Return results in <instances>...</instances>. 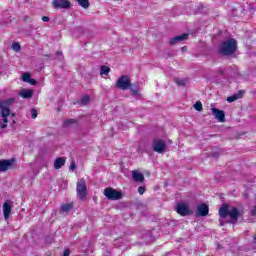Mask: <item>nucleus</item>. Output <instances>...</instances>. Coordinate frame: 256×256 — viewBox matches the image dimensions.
<instances>
[{"instance_id":"f257e3e1","label":"nucleus","mask_w":256,"mask_h":256,"mask_svg":"<svg viewBox=\"0 0 256 256\" xmlns=\"http://www.w3.org/2000/svg\"><path fill=\"white\" fill-rule=\"evenodd\" d=\"M15 103V98H8L0 100V115L2 117L3 124H0V129H7V123L9 119H15V114L11 113V105Z\"/></svg>"},{"instance_id":"f03ea898","label":"nucleus","mask_w":256,"mask_h":256,"mask_svg":"<svg viewBox=\"0 0 256 256\" xmlns=\"http://www.w3.org/2000/svg\"><path fill=\"white\" fill-rule=\"evenodd\" d=\"M218 213L221 219H226V217H229L232 225H235V223H237L241 217V211L239 208L233 206L231 209H229V204L227 203L222 204Z\"/></svg>"},{"instance_id":"7ed1b4c3","label":"nucleus","mask_w":256,"mask_h":256,"mask_svg":"<svg viewBox=\"0 0 256 256\" xmlns=\"http://www.w3.org/2000/svg\"><path fill=\"white\" fill-rule=\"evenodd\" d=\"M235 51H237V40L233 38L224 41L219 48V53L225 56L233 55Z\"/></svg>"},{"instance_id":"20e7f679","label":"nucleus","mask_w":256,"mask_h":256,"mask_svg":"<svg viewBox=\"0 0 256 256\" xmlns=\"http://www.w3.org/2000/svg\"><path fill=\"white\" fill-rule=\"evenodd\" d=\"M76 195L80 201H87V181L81 178L76 184Z\"/></svg>"},{"instance_id":"39448f33","label":"nucleus","mask_w":256,"mask_h":256,"mask_svg":"<svg viewBox=\"0 0 256 256\" xmlns=\"http://www.w3.org/2000/svg\"><path fill=\"white\" fill-rule=\"evenodd\" d=\"M104 195L109 201H119V199H123V193L111 187L104 189Z\"/></svg>"},{"instance_id":"423d86ee","label":"nucleus","mask_w":256,"mask_h":256,"mask_svg":"<svg viewBox=\"0 0 256 256\" xmlns=\"http://www.w3.org/2000/svg\"><path fill=\"white\" fill-rule=\"evenodd\" d=\"M116 87L122 91H126L131 87V77L127 75H122L116 82Z\"/></svg>"},{"instance_id":"0eeeda50","label":"nucleus","mask_w":256,"mask_h":256,"mask_svg":"<svg viewBox=\"0 0 256 256\" xmlns=\"http://www.w3.org/2000/svg\"><path fill=\"white\" fill-rule=\"evenodd\" d=\"M11 169H15V159L0 160V173H5Z\"/></svg>"},{"instance_id":"6e6552de","label":"nucleus","mask_w":256,"mask_h":256,"mask_svg":"<svg viewBox=\"0 0 256 256\" xmlns=\"http://www.w3.org/2000/svg\"><path fill=\"white\" fill-rule=\"evenodd\" d=\"M152 147L156 153H165V150L167 149V144H165V142L161 139H154L152 141Z\"/></svg>"},{"instance_id":"1a4fd4ad","label":"nucleus","mask_w":256,"mask_h":256,"mask_svg":"<svg viewBox=\"0 0 256 256\" xmlns=\"http://www.w3.org/2000/svg\"><path fill=\"white\" fill-rule=\"evenodd\" d=\"M176 213L182 217H187V215H191V210L185 203H178L176 206Z\"/></svg>"},{"instance_id":"9d476101","label":"nucleus","mask_w":256,"mask_h":256,"mask_svg":"<svg viewBox=\"0 0 256 256\" xmlns=\"http://www.w3.org/2000/svg\"><path fill=\"white\" fill-rule=\"evenodd\" d=\"M52 5L54 9H69L71 2L69 0H54Z\"/></svg>"},{"instance_id":"9b49d317","label":"nucleus","mask_w":256,"mask_h":256,"mask_svg":"<svg viewBox=\"0 0 256 256\" xmlns=\"http://www.w3.org/2000/svg\"><path fill=\"white\" fill-rule=\"evenodd\" d=\"M212 115L219 121L220 123H225V112L223 110H219L217 108H212Z\"/></svg>"},{"instance_id":"f8f14e48","label":"nucleus","mask_w":256,"mask_h":256,"mask_svg":"<svg viewBox=\"0 0 256 256\" xmlns=\"http://www.w3.org/2000/svg\"><path fill=\"white\" fill-rule=\"evenodd\" d=\"M196 215H198V217H207V215H209V206L205 203L199 205Z\"/></svg>"},{"instance_id":"ddd939ff","label":"nucleus","mask_w":256,"mask_h":256,"mask_svg":"<svg viewBox=\"0 0 256 256\" xmlns=\"http://www.w3.org/2000/svg\"><path fill=\"white\" fill-rule=\"evenodd\" d=\"M188 38H189V34L184 33V34H181V35L171 38L169 43H170V45H175L177 43H181V41H186V39H188Z\"/></svg>"},{"instance_id":"4468645a","label":"nucleus","mask_w":256,"mask_h":256,"mask_svg":"<svg viewBox=\"0 0 256 256\" xmlns=\"http://www.w3.org/2000/svg\"><path fill=\"white\" fill-rule=\"evenodd\" d=\"M19 97H22V99H31L33 97V90H29L26 88H23L19 93Z\"/></svg>"},{"instance_id":"2eb2a0df","label":"nucleus","mask_w":256,"mask_h":256,"mask_svg":"<svg viewBox=\"0 0 256 256\" xmlns=\"http://www.w3.org/2000/svg\"><path fill=\"white\" fill-rule=\"evenodd\" d=\"M22 81H24V83H29L30 85H37V80L31 78V74L29 72L22 75Z\"/></svg>"},{"instance_id":"dca6fc26","label":"nucleus","mask_w":256,"mask_h":256,"mask_svg":"<svg viewBox=\"0 0 256 256\" xmlns=\"http://www.w3.org/2000/svg\"><path fill=\"white\" fill-rule=\"evenodd\" d=\"M128 89H130L132 97H141V93H139V85L130 83Z\"/></svg>"},{"instance_id":"f3484780","label":"nucleus","mask_w":256,"mask_h":256,"mask_svg":"<svg viewBox=\"0 0 256 256\" xmlns=\"http://www.w3.org/2000/svg\"><path fill=\"white\" fill-rule=\"evenodd\" d=\"M132 179L136 181L137 183H143L145 181V176L137 171L132 172Z\"/></svg>"},{"instance_id":"a211bd4d","label":"nucleus","mask_w":256,"mask_h":256,"mask_svg":"<svg viewBox=\"0 0 256 256\" xmlns=\"http://www.w3.org/2000/svg\"><path fill=\"white\" fill-rule=\"evenodd\" d=\"M3 213L4 219H9V216L11 215V204H9V202H4Z\"/></svg>"},{"instance_id":"6ab92c4d","label":"nucleus","mask_w":256,"mask_h":256,"mask_svg":"<svg viewBox=\"0 0 256 256\" xmlns=\"http://www.w3.org/2000/svg\"><path fill=\"white\" fill-rule=\"evenodd\" d=\"M243 93H245L243 90H240L238 92V94H234L230 97H227L226 101L228 103H233L234 101H237V99H241V97H243Z\"/></svg>"},{"instance_id":"aec40b11","label":"nucleus","mask_w":256,"mask_h":256,"mask_svg":"<svg viewBox=\"0 0 256 256\" xmlns=\"http://www.w3.org/2000/svg\"><path fill=\"white\" fill-rule=\"evenodd\" d=\"M65 161H66V159L63 157L56 158V160L54 161V169H56V170L61 169V167H63L65 165Z\"/></svg>"},{"instance_id":"412c9836","label":"nucleus","mask_w":256,"mask_h":256,"mask_svg":"<svg viewBox=\"0 0 256 256\" xmlns=\"http://www.w3.org/2000/svg\"><path fill=\"white\" fill-rule=\"evenodd\" d=\"M75 124H77V119L70 118L63 121L62 127H69Z\"/></svg>"},{"instance_id":"4be33fe9","label":"nucleus","mask_w":256,"mask_h":256,"mask_svg":"<svg viewBox=\"0 0 256 256\" xmlns=\"http://www.w3.org/2000/svg\"><path fill=\"white\" fill-rule=\"evenodd\" d=\"M111 73V68L109 66L103 65L100 67V75H109Z\"/></svg>"},{"instance_id":"5701e85b","label":"nucleus","mask_w":256,"mask_h":256,"mask_svg":"<svg viewBox=\"0 0 256 256\" xmlns=\"http://www.w3.org/2000/svg\"><path fill=\"white\" fill-rule=\"evenodd\" d=\"M78 2V5L82 7L83 9H89V0H76Z\"/></svg>"},{"instance_id":"b1692460","label":"nucleus","mask_w":256,"mask_h":256,"mask_svg":"<svg viewBox=\"0 0 256 256\" xmlns=\"http://www.w3.org/2000/svg\"><path fill=\"white\" fill-rule=\"evenodd\" d=\"M71 209H73V203L63 204L61 206V211H63V213H68V211H71Z\"/></svg>"},{"instance_id":"393cba45","label":"nucleus","mask_w":256,"mask_h":256,"mask_svg":"<svg viewBox=\"0 0 256 256\" xmlns=\"http://www.w3.org/2000/svg\"><path fill=\"white\" fill-rule=\"evenodd\" d=\"M12 49L13 51H15L16 53H19V51H21V44H19V42H14L12 44Z\"/></svg>"},{"instance_id":"a878e982","label":"nucleus","mask_w":256,"mask_h":256,"mask_svg":"<svg viewBox=\"0 0 256 256\" xmlns=\"http://www.w3.org/2000/svg\"><path fill=\"white\" fill-rule=\"evenodd\" d=\"M194 109L196 111H203V104L201 103V101H197L195 104H194Z\"/></svg>"},{"instance_id":"bb28decb","label":"nucleus","mask_w":256,"mask_h":256,"mask_svg":"<svg viewBox=\"0 0 256 256\" xmlns=\"http://www.w3.org/2000/svg\"><path fill=\"white\" fill-rule=\"evenodd\" d=\"M89 101H91V97H89V95L83 96L81 99V105H87Z\"/></svg>"},{"instance_id":"cd10ccee","label":"nucleus","mask_w":256,"mask_h":256,"mask_svg":"<svg viewBox=\"0 0 256 256\" xmlns=\"http://www.w3.org/2000/svg\"><path fill=\"white\" fill-rule=\"evenodd\" d=\"M176 84H178L181 87H185V85H187V80H185V79H177L176 80Z\"/></svg>"},{"instance_id":"c85d7f7f","label":"nucleus","mask_w":256,"mask_h":256,"mask_svg":"<svg viewBox=\"0 0 256 256\" xmlns=\"http://www.w3.org/2000/svg\"><path fill=\"white\" fill-rule=\"evenodd\" d=\"M38 115H39V112L37 111V109L32 108L31 109V117H32V119H37Z\"/></svg>"},{"instance_id":"c756f323","label":"nucleus","mask_w":256,"mask_h":256,"mask_svg":"<svg viewBox=\"0 0 256 256\" xmlns=\"http://www.w3.org/2000/svg\"><path fill=\"white\" fill-rule=\"evenodd\" d=\"M145 191H146V188H145L144 186H140V187L138 188V193H139V195H143V193H145Z\"/></svg>"},{"instance_id":"7c9ffc66","label":"nucleus","mask_w":256,"mask_h":256,"mask_svg":"<svg viewBox=\"0 0 256 256\" xmlns=\"http://www.w3.org/2000/svg\"><path fill=\"white\" fill-rule=\"evenodd\" d=\"M71 255V250H69V248L65 249L63 252V256H69Z\"/></svg>"},{"instance_id":"2f4dec72","label":"nucleus","mask_w":256,"mask_h":256,"mask_svg":"<svg viewBox=\"0 0 256 256\" xmlns=\"http://www.w3.org/2000/svg\"><path fill=\"white\" fill-rule=\"evenodd\" d=\"M71 255V250H69V248L65 249L63 252V256H69Z\"/></svg>"},{"instance_id":"473e14b6","label":"nucleus","mask_w":256,"mask_h":256,"mask_svg":"<svg viewBox=\"0 0 256 256\" xmlns=\"http://www.w3.org/2000/svg\"><path fill=\"white\" fill-rule=\"evenodd\" d=\"M251 216L252 217H256V205L253 207V209L251 210Z\"/></svg>"},{"instance_id":"72a5a7b5","label":"nucleus","mask_w":256,"mask_h":256,"mask_svg":"<svg viewBox=\"0 0 256 256\" xmlns=\"http://www.w3.org/2000/svg\"><path fill=\"white\" fill-rule=\"evenodd\" d=\"M42 21H43L44 23H48L49 17L43 16V17H42Z\"/></svg>"},{"instance_id":"f704fd0d","label":"nucleus","mask_w":256,"mask_h":256,"mask_svg":"<svg viewBox=\"0 0 256 256\" xmlns=\"http://www.w3.org/2000/svg\"><path fill=\"white\" fill-rule=\"evenodd\" d=\"M70 169H77V166L75 165V163H72L71 165H70Z\"/></svg>"},{"instance_id":"c9c22d12","label":"nucleus","mask_w":256,"mask_h":256,"mask_svg":"<svg viewBox=\"0 0 256 256\" xmlns=\"http://www.w3.org/2000/svg\"><path fill=\"white\" fill-rule=\"evenodd\" d=\"M254 241H256V234L254 235Z\"/></svg>"},{"instance_id":"e433bc0d","label":"nucleus","mask_w":256,"mask_h":256,"mask_svg":"<svg viewBox=\"0 0 256 256\" xmlns=\"http://www.w3.org/2000/svg\"><path fill=\"white\" fill-rule=\"evenodd\" d=\"M58 55H61V52H58Z\"/></svg>"},{"instance_id":"4c0bfd02","label":"nucleus","mask_w":256,"mask_h":256,"mask_svg":"<svg viewBox=\"0 0 256 256\" xmlns=\"http://www.w3.org/2000/svg\"><path fill=\"white\" fill-rule=\"evenodd\" d=\"M182 49H184V50H185V49H186V47H183Z\"/></svg>"}]
</instances>
